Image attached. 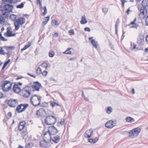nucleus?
Segmentation results:
<instances>
[{"label":"nucleus","mask_w":148,"mask_h":148,"mask_svg":"<svg viewBox=\"0 0 148 148\" xmlns=\"http://www.w3.org/2000/svg\"><path fill=\"white\" fill-rule=\"evenodd\" d=\"M12 83L9 81H3L1 86L4 92H8L12 88Z\"/></svg>","instance_id":"obj_4"},{"label":"nucleus","mask_w":148,"mask_h":148,"mask_svg":"<svg viewBox=\"0 0 148 148\" xmlns=\"http://www.w3.org/2000/svg\"><path fill=\"white\" fill-rule=\"evenodd\" d=\"M43 9H44V12L42 14V16H44L47 13V9L46 6L44 7Z\"/></svg>","instance_id":"obj_45"},{"label":"nucleus","mask_w":148,"mask_h":148,"mask_svg":"<svg viewBox=\"0 0 148 148\" xmlns=\"http://www.w3.org/2000/svg\"><path fill=\"white\" fill-rule=\"evenodd\" d=\"M37 3H41V0H37Z\"/></svg>","instance_id":"obj_64"},{"label":"nucleus","mask_w":148,"mask_h":148,"mask_svg":"<svg viewBox=\"0 0 148 148\" xmlns=\"http://www.w3.org/2000/svg\"><path fill=\"white\" fill-rule=\"evenodd\" d=\"M10 18L12 21H14L16 19V16L14 14H11L10 16Z\"/></svg>","instance_id":"obj_38"},{"label":"nucleus","mask_w":148,"mask_h":148,"mask_svg":"<svg viewBox=\"0 0 148 148\" xmlns=\"http://www.w3.org/2000/svg\"><path fill=\"white\" fill-rule=\"evenodd\" d=\"M42 67L45 69H47L48 67V65L46 63L43 62L41 65Z\"/></svg>","instance_id":"obj_42"},{"label":"nucleus","mask_w":148,"mask_h":148,"mask_svg":"<svg viewBox=\"0 0 148 148\" xmlns=\"http://www.w3.org/2000/svg\"><path fill=\"white\" fill-rule=\"evenodd\" d=\"M51 135H55L58 133L57 130L54 126L49 127L48 131H47Z\"/></svg>","instance_id":"obj_16"},{"label":"nucleus","mask_w":148,"mask_h":148,"mask_svg":"<svg viewBox=\"0 0 148 148\" xmlns=\"http://www.w3.org/2000/svg\"><path fill=\"white\" fill-rule=\"evenodd\" d=\"M50 19V17L49 16L45 17L44 18V21L42 23V25L45 26L47 24Z\"/></svg>","instance_id":"obj_28"},{"label":"nucleus","mask_w":148,"mask_h":148,"mask_svg":"<svg viewBox=\"0 0 148 148\" xmlns=\"http://www.w3.org/2000/svg\"><path fill=\"white\" fill-rule=\"evenodd\" d=\"M12 29L11 27H9L7 29V32L4 34V35L6 37H15L16 36L15 33H12Z\"/></svg>","instance_id":"obj_11"},{"label":"nucleus","mask_w":148,"mask_h":148,"mask_svg":"<svg viewBox=\"0 0 148 148\" xmlns=\"http://www.w3.org/2000/svg\"><path fill=\"white\" fill-rule=\"evenodd\" d=\"M41 97L36 95H32L30 98L31 103L34 106H38L40 105Z\"/></svg>","instance_id":"obj_6"},{"label":"nucleus","mask_w":148,"mask_h":148,"mask_svg":"<svg viewBox=\"0 0 148 148\" xmlns=\"http://www.w3.org/2000/svg\"><path fill=\"white\" fill-rule=\"evenodd\" d=\"M13 91L17 94H19L20 92H21L22 89L20 86L18 85V84H14L13 88Z\"/></svg>","instance_id":"obj_18"},{"label":"nucleus","mask_w":148,"mask_h":148,"mask_svg":"<svg viewBox=\"0 0 148 148\" xmlns=\"http://www.w3.org/2000/svg\"><path fill=\"white\" fill-rule=\"evenodd\" d=\"M126 121L128 123H131L135 121V119L130 117H127L125 119Z\"/></svg>","instance_id":"obj_30"},{"label":"nucleus","mask_w":148,"mask_h":148,"mask_svg":"<svg viewBox=\"0 0 148 148\" xmlns=\"http://www.w3.org/2000/svg\"><path fill=\"white\" fill-rule=\"evenodd\" d=\"M60 136L58 135H53L51 136V139L53 142L55 143H58L60 140Z\"/></svg>","instance_id":"obj_21"},{"label":"nucleus","mask_w":148,"mask_h":148,"mask_svg":"<svg viewBox=\"0 0 148 148\" xmlns=\"http://www.w3.org/2000/svg\"><path fill=\"white\" fill-rule=\"evenodd\" d=\"M69 33L70 35H72L74 33V30L73 29H71L69 31Z\"/></svg>","instance_id":"obj_48"},{"label":"nucleus","mask_w":148,"mask_h":148,"mask_svg":"<svg viewBox=\"0 0 148 148\" xmlns=\"http://www.w3.org/2000/svg\"><path fill=\"white\" fill-rule=\"evenodd\" d=\"M51 139V135L47 131L44 134L43 140L49 142Z\"/></svg>","instance_id":"obj_19"},{"label":"nucleus","mask_w":148,"mask_h":148,"mask_svg":"<svg viewBox=\"0 0 148 148\" xmlns=\"http://www.w3.org/2000/svg\"><path fill=\"white\" fill-rule=\"evenodd\" d=\"M116 121L110 120L108 121L105 124L106 127L108 128L111 129L116 125Z\"/></svg>","instance_id":"obj_13"},{"label":"nucleus","mask_w":148,"mask_h":148,"mask_svg":"<svg viewBox=\"0 0 148 148\" xmlns=\"http://www.w3.org/2000/svg\"><path fill=\"white\" fill-rule=\"evenodd\" d=\"M58 33H55L54 35H53V36L55 37H58Z\"/></svg>","instance_id":"obj_57"},{"label":"nucleus","mask_w":148,"mask_h":148,"mask_svg":"<svg viewBox=\"0 0 148 148\" xmlns=\"http://www.w3.org/2000/svg\"><path fill=\"white\" fill-rule=\"evenodd\" d=\"M89 40L90 41L91 43L92 44L93 46L95 48H97V42L95 41V40L92 39V37H90L89 38Z\"/></svg>","instance_id":"obj_24"},{"label":"nucleus","mask_w":148,"mask_h":148,"mask_svg":"<svg viewBox=\"0 0 148 148\" xmlns=\"http://www.w3.org/2000/svg\"><path fill=\"white\" fill-rule=\"evenodd\" d=\"M50 106L52 107V108L56 106H60V105L58 103L56 102L55 101H49Z\"/></svg>","instance_id":"obj_25"},{"label":"nucleus","mask_w":148,"mask_h":148,"mask_svg":"<svg viewBox=\"0 0 148 148\" xmlns=\"http://www.w3.org/2000/svg\"><path fill=\"white\" fill-rule=\"evenodd\" d=\"M33 91H38L41 87V84L38 82H34L31 86Z\"/></svg>","instance_id":"obj_10"},{"label":"nucleus","mask_w":148,"mask_h":148,"mask_svg":"<svg viewBox=\"0 0 148 148\" xmlns=\"http://www.w3.org/2000/svg\"><path fill=\"white\" fill-rule=\"evenodd\" d=\"M26 122L25 121H21L18 125V129L19 131H22L25 127Z\"/></svg>","instance_id":"obj_15"},{"label":"nucleus","mask_w":148,"mask_h":148,"mask_svg":"<svg viewBox=\"0 0 148 148\" xmlns=\"http://www.w3.org/2000/svg\"><path fill=\"white\" fill-rule=\"evenodd\" d=\"M87 21L86 18L85 16H83L82 17V20L80 21V23L82 24H84L87 23Z\"/></svg>","instance_id":"obj_31"},{"label":"nucleus","mask_w":148,"mask_h":148,"mask_svg":"<svg viewBox=\"0 0 148 148\" xmlns=\"http://www.w3.org/2000/svg\"><path fill=\"white\" fill-rule=\"evenodd\" d=\"M51 23L53 26L56 25L57 26L58 25L60 24L57 21L55 20H53L51 21Z\"/></svg>","instance_id":"obj_36"},{"label":"nucleus","mask_w":148,"mask_h":148,"mask_svg":"<svg viewBox=\"0 0 148 148\" xmlns=\"http://www.w3.org/2000/svg\"><path fill=\"white\" fill-rule=\"evenodd\" d=\"M130 11V8H129L127 11V14H129V12Z\"/></svg>","instance_id":"obj_62"},{"label":"nucleus","mask_w":148,"mask_h":148,"mask_svg":"<svg viewBox=\"0 0 148 148\" xmlns=\"http://www.w3.org/2000/svg\"><path fill=\"white\" fill-rule=\"evenodd\" d=\"M13 7L12 5L9 4H5L4 6V8L7 12H10L12 11Z\"/></svg>","instance_id":"obj_22"},{"label":"nucleus","mask_w":148,"mask_h":148,"mask_svg":"<svg viewBox=\"0 0 148 148\" xmlns=\"http://www.w3.org/2000/svg\"><path fill=\"white\" fill-rule=\"evenodd\" d=\"M4 19L1 16H0V23H2L4 22Z\"/></svg>","instance_id":"obj_50"},{"label":"nucleus","mask_w":148,"mask_h":148,"mask_svg":"<svg viewBox=\"0 0 148 148\" xmlns=\"http://www.w3.org/2000/svg\"><path fill=\"white\" fill-rule=\"evenodd\" d=\"M144 41V38L143 36L139 35L137 38V42L139 44H141Z\"/></svg>","instance_id":"obj_26"},{"label":"nucleus","mask_w":148,"mask_h":148,"mask_svg":"<svg viewBox=\"0 0 148 148\" xmlns=\"http://www.w3.org/2000/svg\"><path fill=\"white\" fill-rule=\"evenodd\" d=\"M147 10L143 8H141L140 9L139 16L141 19L144 18L147 14Z\"/></svg>","instance_id":"obj_12"},{"label":"nucleus","mask_w":148,"mask_h":148,"mask_svg":"<svg viewBox=\"0 0 148 148\" xmlns=\"http://www.w3.org/2000/svg\"><path fill=\"white\" fill-rule=\"evenodd\" d=\"M128 26H129L130 28H135L137 29L139 26L137 22V19L135 18L133 21H132L130 24L128 25Z\"/></svg>","instance_id":"obj_17"},{"label":"nucleus","mask_w":148,"mask_h":148,"mask_svg":"<svg viewBox=\"0 0 148 148\" xmlns=\"http://www.w3.org/2000/svg\"><path fill=\"white\" fill-rule=\"evenodd\" d=\"M32 88L30 86H26L24 87L22 89L21 92L22 96L24 98L29 97L31 94Z\"/></svg>","instance_id":"obj_3"},{"label":"nucleus","mask_w":148,"mask_h":148,"mask_svg":"<svg viewBox=\"0 0 148 148\" xmlns=\"http://www.w3.org/2000/svg\"><path fill=\"white\" fill-rule=\"evenodd\" d=\"M31 45V43L29 42H28V44L25 45L24 47L21 49V51H23L28 48Z\"/></svg>","instance_id":"obj_34"},{"label":"nucleus","mask_w":148,"mask_h":148,"mask_svg":"<svg viewBox=\"0 0 148 148\" xmlns=\"http://www.w3.org/2000/svg\"><path fill=\"white\" fill-rule=\"evenodd\" d=\"M47 72L46 71H44L43 72H42V75L44 76H45L47 75Z\"/></svg>","instance_id":"obj_51"},{"label":"nucleus","mask_w":148,"mask_h":148,"mask_svg":"<svg viewBox=\"0 0 148 148\" xmlns=\"http://www.w3.org/2000/svg\"><path fill=\"white\" fill-rule=\"evenodd\" d=\"M17 148H24V147L23 146H21L20 145H19V147Z\"/></svg>","instance_id":"obj_63"},{"label":"nucleus","mask_w":148,"mask_h":148,"mask_svg":"<svg viewBox=\"0 0 148 148\" xmlns=\"http://www.w3.org/2000/svg\"><path fill=\"white\" fill-rule=\"evenodd\" d=\"M145 52L148 53V47L145 49Z\"/></svg>","instance_id":"obj_61"},{"label":"nucleus","mask_w":148,"mask_h":148,"mask_svg":"<svg viewBox=\"0 0 148 148\" xmlns=\"http://www.w3.org/2000/svg\"><path fill=\"white\" fill-rule=\"evenodd\" d=\"M27 75L30 76L31 77H33L34 78H36V76L34 75H33L32 74H31L29 73H27Z\"/></svg>","instance_id":"obj_52"},{"label":"nucleus","mask_w":148,"mask_h":148,"mask_svg":"<svg viewBox=\"0 0 148 148\" xmlns=\"http://www.w3.org/2000/svg\"><path fill=\"white\" fill-rule=\"evenodd\" d=\"M84 29L85 31H88L89 32H90V28H89L87 27H85L84 28Z\"/></svg>","instance_id":"obj_55"},{"label":"nucleus","mask_w":148,"mask_h":148,"mask_svg":"<svg viewBox=\"0 0 148 148\" xmlns=\"http://www.w3.org/2000/svg\"><path fill=\"white\" fill-rule=\"evenodd\" d=\"M10 62V60L9 59H8V60L4 64L3 66L2 69V70H3Z\"/></svg>","instance_id":"obj_37"},{"label":"nucleus","mask_w":148,"mask_h":148,"mask_svg":"<svg viewBox=\"0 0 148 148\" xmlns=\"http://www.w3.org/2000/svg\"><path fill=\"white\" fill-rule=\"evenodd\" d=\"M1 39L3 41H6L7 40V39L5 38L4 37L2 36L1 37Z\"/></svg>","instance_id":"obj_56"},{"label":"nucleus","mask_w":148,"mask_h":148,"mask_svg":"<svg viewBox=\"0 0 148 148\" xmlns=\"http://www.w3.org/2000/svg\"><path fill=\"white\" fill-rule=\"evenodd\" d=\"M15 48L14 46L9 47L7 46H4L3 47L0 46V54L5 55L6 54L7 57L9 58L10 57L11 54L12 52L9 51H8L7 52H5L4 49H5L6 50H13Z\"/></svg>","instance_id":"obj_2"},{"label":"nucleus","mask_w":148,"mask_h":148,"mask_svg":"<svg viewBox=\"0 0 148 148\" xmlns=\"http://www.w3.org/2000/svg\"><path fill=\"white\" fill-rule=\"evenodd\" d=\"M25 3V2H23L21 3L19 5H16V7L17 8H22L24 6V4Z\"/></svg>","instance_id":"obj_40"},{"label":"nucleus","mask_w":148,"mask_h":148,"mask_svg":"<svg viewBox=\"0 0 148 148\" xmlns=\"http://www.w3.org/2000/svg\"><path fill=\"white\" fill-rule=\"evenodd\" d=\"M64 120L63 119H61L60 121L58 122V126H60L64 125Z\"/></svg>","instance_id":"obj_35"},{"label":"nucleus","mask_w":148,"mask_h":148,"mask_svg":"<svg viewBox=\"0 0 148 148\" xmlns=\"http://www.w3.org/2000/svg\"><path fill=\"white\" fill-rule=\"evenodd\" d=\"M4 3L7 2L10 3H12L13 2L12 0H2Z\"/></svg>","instance_id":"obj_46"},{"label":"nucleus","mask_w":148,"mask_h":148,"mask_svg":"<svg viewBox=\"0 0 148 148\" xmlns=\"http://www.w3.org/2000/svg\"><path fill=\"white\" fill-rule=\"evenodd\" d=\"M108 10L106 8H103V12L105 13H106L108 12Z\"/></svg>","instance_id":"obj_53"},{"label":"nucleus","mask_w":148,"mask_h":148,"mask_svg":"<svg viewBox=\"0 0 148 148\" xmlns=\"http://www.w3.org/2000/svg\"><path fill=\"white\" fill-rule=\"evenodd\" d=\"M136 45L134 43H131V46L130 48L131 49L133 50L135 49L136 47Z\"/></svg>","instance_id":"obj_43"},{"label":"nucleus","mask_w":148,"mask_h":148,"mask_svg":"<svg viewBox=\"0 0 148 148\" xmlns=\"http://www.w3.org/2000/svg\"><path fill=\"white\" fill-rule=\"evenodd\" d=\"M56 118L53 116H48L45 119V124L48 125L54 124L56 123Z\"/></svg>","instance_id":"obj_7"},{"label":"nucleus","mask_w":148,"mask_h":148,"mask_svg":"<svg viewBox=\"0 0 148 148\" xmlns=\"http://www.w3.org/2000/svg\"><path fill=\"white\" fill-rule=\"evenodd\" d=\"M142 5L143 8L148 10V0H143Z\"/></svg>","instance_id":"obj_23"},{"label":"nucleus","mask_w":148,"mask_h":148,"mask_svg":"<svg viewBox=\"0 0 148 148\" xmlns=\"http://www.w3.org/2000/svg\"><path fill=\"white\" fill-rule=\"evenodd\" d=\"M112 111V108L111 107H108L107 108V109L106 110V112L108 114H110Z\"/></svg>","instance_id":"obj_39"},{"label":"nucleus","mask_w":148,"mask_h":148,"mask_svg":"<svg viewBox=\"0 0 148 148\" xmlns=\"http://www.w3.org/2000/svg\"><path fill=\"white\" fill-rule=\"evenodd\" d=\"M7 103L10 107L14 108L18 105V102L17 99H11L7 101Z\"/></svg>","instance_id":"obj_9"},{"label":"nucleus","mask_w":148,"mask_h":148,"mask_svg":"<svg viewBox=\"0 0 148 148\" xmlns=\"http://www.w3.org/2000/svg\"><path fill=\"white\" fill-rule=\"evenodd\" d=\"M72 49V48H68L65 51L63 52V53L66 54H71L72 52L71 50Z\"/></svg>","instance_id":"obj_33"},{"label":"nucleus","mask_w":148,"mask_h":148,"mask_svg":"<svg viewBox=\"0 0 148 148\" xmlns=\"http://www.w3.org/2000/svg\"><path fill=\"white\" fill-rule=\"evenodd\" d=\"M131 92L133 94H135V90L134 88H132L131 90Z\"/></svg>","instance_id":"obj_60"},{"label":"nucleus","mask_w":148,"mask_h":148,"mask_svg":"<svg viewBox=\"0 0 148 148\" xmlns=\"http://www.w3.org/2000/svg\"><path fill=\"white\" fill-rule=\"evenodd\" d=\"M141 128L139 127H135L131 130L128 133V136L131 138H134L137 137L140 132Z\"/></svg>","instance_id":"obj_1"},{"label":"nucleus","mask_w":148,"mask_h":148,"mask_svg":"<svg viewBox=\"0 0 148 148\" xmlns=\"http://www.w3.org/2000/svg\"><path fill=\"white\" fill-rule=\"evenodd\" d=\"M145 40L148 43V35L146 36Z\"/></svg>","instance_id":"obj_58"},{"label":"nucleus","mask_w":148,"mask_h":148,"mask_svg":"<svg viewBox=\"0 0 148 148\" xmlns=\"http://www.w3.org/2000/svg\"><path fill=\"white\" fill-rule=\"evenodd\" d=\"M12 114L11 112H9L6 116V117L8 119H9L12 116Z\"/></svg>","instance_id":"obj_47"},{"label":"nucleus","mask_w":148,"mask_h":148,"mask_svg":"<svg viewBox=\"0 0 148 148\" xmlns=\"http://www.w3.org/2000/svg\"><path fill=\"white\" fill-rule=\"evenodd\" d=\"M4 97L3 94L2 92H0V99H2Z\"/></svg>","instance_id":"obj_54"},{"label":"nucleus","mask_w":148,"mask_h":148,"mask_svg":"<svg viewBox=\"0 0 148 148\" xmlns=\"http://www.w3.org/2000/svg\"><path fill=\"white\" fill-rule=\"evenodd\" d=\"M42 70L40 68H38L36 70V73L38 75H40L42 73Z\"/></svg>","instance_id":"obj_41"},{"label":"nucleus","mask_w":148,"mask_h":148,"mask_svg":"<svg viewBox=\"0 0 148 148\" xmlns=\"http://www.w3.org/2000/svg\"><path fill=\"white\" fill-rule=\"evenodd\" d=\"M145 23L146 26H148V15L145 18Z\"/></svg>","instance_id":"obj_49"},{"label":"nucleus","mask_w":148,"mask_h":148,"mask_svg":"<svg viewBox=\"0 0 148 148\" xmlns=\"http://www.w3.org/2000/svg\"><path fill=\"white\" fill-rule=\"evenodd\" d=\"M21 134L22 136L25 137L28 134V132L27 129H26L25 130H23V131H22Z\"/></svg>","instance_id":"obj_32"},{"label":"nucleus","mask_w":148,"mask_h":148,"mask_svg":"<svg viewBox=\"0 0 148 148\" xmlns=\"http://www.w3.org/2000/svg\"><path fill=\"white\" fill-rule=\"evenodd\" d=\"M4 13H3V11L2 10H0V15H4Z\"/></svg>","instance_id":"obj_59"},{"label":"nucleus","mask_w":148,"mask_h":148,"mask_svg":"<svg viewBox=\"0 0 148 148\" xmlns=\"http://www.w3.org/2000/svg\"><path fill=\"white\" fill-rule=\"evenodd\" d=\"M27 104H21L18 105L16 108V111L18 113H21L25 111L28 106Z\"/></svg>","instance_id":"obj_8"},{"label":"nucleus","mask_w":148,"mask_h":148,"mask_svg":"<svg viewBox=\"0 0 148 148\" xmlns=\"http://www.w3.org/2000/svg\"><path fill=\"white\" fill-rule=\"evenodd\" d=\"M99 139V138L98 137H96L94 139H93L92 138H89L88 140V142L92 143H94L98 141Z\"/></svg>","instance_id":"obj_29"},{"label":"nucleus","mask_w":148,"mask_h":148,"mask_svg":"<svg viewBox=\"0 0 148 148\" xmlns=\"http://www.w3.org/2000/svg\"><path fill=\"white\" fill-rule=\"evenodd\" d=\"M93 134L92 130L90 129L87 130L84 134V136L86 138H89Z\"/></svg>","instance_id":"obj_20"},{"label":"nucleus","mask_w":148,"mask_h":148,"mask_svg":"<svg viewBox=\"0 0 148 148\" xmlns=\"http://www.w3.org/2000/svg\"><path fill=\"white\" fill-rule=\"evenodd\" d=\"M55 55V52L53 51H51L49 52V56L50 57H53Z\"/></svg>","instance_id":"obj_44"},{"label":"nucleus","mask_w":148,"mask_h":148,"mask_svg":"<svg viewBox=\"0 0 148 148\" xmlns=\"http://www.w3.org/2000/svg\"><path fill=\"white\" fill-rule=\"evenodd\" d=\"M49 142H47L45 140L41 141L40 142V146L42 147H46L48 145Z\"/></svg>","instance_id":"obj_27"},{"label":"nucleus","mask_w":148,"mask_h":148,"mask_svg":"<svg viewBox=\"0 0 148 148\" xmlns=\"http://www.w3.org/2000/svg\"><path fill=\"white\" fill-rule=\"evenodd\" d=\"M46 115V112L43 108H40L36 112V115L38 117H43Z\"/></svg>","instance_id":"obj_14"},{"label":"nucleus","mask_w":148,"mask_h":148,"mask_svg":"<svg viewBox=\"0 0 148 148\" xmlns=\"http://www.w3.org/2000/svg\"><path fill=\"white\" fill-rule=\"evenodd\" d=\"M25 22V19L24 17H21L16 19L14 23L15 27L14 30H17L20 28V26L24 24Z\"/></svg>","instance_id":"obj_5"}]
</instances>
